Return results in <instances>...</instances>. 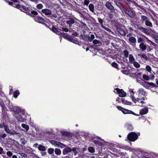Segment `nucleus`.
I'll return each mask as SVG.
<instances>
[{
	"instance_id": "nucleus-1",
	"label": "nucleus",
	"mask_w": 158,
	"mask_h": 158,
	"mask_svg": "<svg viewBox=\"0 0 158 158\" xmlns=\"http://www.w3.org/2000/svg\"><path fill=\"white\" fill-rule=\"evenodd\" d=\"M138 138V135L134 132H131L127 135V139L131 141H135Z\"/></svg>"
},
{
	"instance_id": "nucleus-2",
	"label": "nucleus",
	"mask_w": 158,
	"mask_h": 158,
	"mask_svg": "<svg viewBox=\"0 0 158 158\" xmlns=\"http://www.w3.org/2000/svg\"><path fill=\"white\" fill-rule=\"evenodd\" d=\"M125 14L127 15L130 18H133L135 16V13L132 10L127 8L126 7L123 10Z\"/></svg>"
},
{
	"instance_id": "nucleus-3",
	"label": "nucleus",
	"mask_w": 158,
	"mask_h": 158,
	"mask_svg": "<svg viewBox=\"0 0 158 158\" xmlns=\"http://www.w3.org/2000/svg\"><path fill=\"white\" fill-rule=\"evenodd\" d=\"M20 2L18 0H10V6L19 10L21 6L19 4Z\"/></svg>"
},
{
	"instance_id": "nucleus-4",
	"label": "nucleus",
	"mask_w": 158,
	"mask_h": 158,
	"mask_svg": "<svg viewBox=\"0 0 158 158\" xmlns=\"http://www.w3.org/2000/svg\"><path fill=\"white\" fill-rule=\"evenodd\" d=\"M20 148V145L16 142H15L13 143L10 144V150L18 151L19 150Z\"/></svg>"
},
{
	"instance_id": "nucleus-5",
	"label": "nucleus",
	"mask_w": 158,
	"mask_h": 158,
	"mask_svg": "<svg viewBox=\"0 0 158 158\" xmlns=\"http://www.w3.org/2000/svg\"><path fill=\"white\" fill-rule=\"evenodd\" d=\"M31 9V8L29 6L27 7L25 6L21 5V8H20L19 10H20L21 11H22L28 15V13L30 12Z\"/></svg>"
},
{
	"instance_id": "nucleus-6",
	"label": "nucleus",
	"mask_w": 158,
	"mask_h": 158,
	"mask_svg": "<svg viewBox=\"0 0 158 158\" xmlns=\"http://www.w3.org/2000/svg\"><path fill=\"white\" fill-rule=\"evenodd\" d=\"M116 91V93L119 94V96L121 97H124L126 96L127 94L122 89H120L118 88H116L114 89Z\"/></svg>"
},
{
	"instance_id": "nucleus-7",
	"label": "nucleus",
	"mask_w": 158,
	"mask_h": 158,
	"mask_svg": "<svg viewBox=\"0 0 158 158\" xmlns=\"http://www.w3.org/2000/svg\"><path fill=\"white\" fill-rule=\"evenodd\" d=\"M114 2L118 7H119L122 12H123V10L126 7L124 6L123 4L119 2L117 0H114Z\"/></svg>"
},
{
	"instance_id": "nucleus-8",
	"label": "nucleus",
	"mask_w": 158,
	"mask_h": 158,
	"mask_svg": "<svg viewBox=\"0 0 158 158\" xmlns=\"http://www.w3.org/2000/svg\"><path fill=\"white\" fill-rule=\"evenodd\" d=\"M34 20L36 22L40 23H43L46 22L45 19L39 16L35 17Z\"/></svg>"
},
{
	"instance_id": "nucleus-9",
	"label": "nucleus",
	"mask_w": 158,
	"mask_h": 158,
	"mask_svg": "<svg viewBox=\"0 0 158 158\" xmlns=\"http://www.w3.org/2000/svg\"><path fill=\"white\" fill-rule=\"evenodd\" d=\"M105 5L106 8L112 12H113L114 11V7L111 4V2L109 1L107 2Z\"/></svg>"
},
{
	"instance_id": "nucleus-10",
	"label": "nucleus",
	"mask_w": 158,
	"mask_h": 158,
	"mask_svg": "<svg viewBox=\"0 0 158 158\" xmlns=\"http://www.w3.org/2000/svg\"><path fill=\"white\" fill-rule=\"evenodd\" d=\"M41 12L45 15L49 16L52 14V12L51 10L48 9H44L41 10Z\"/></svg>"
},
{
	"instance_id": "nucleus-11",
	"label": "nucleus",
	"mask_w": 158,
	"mask_h": 158,
	"mask_svg": "<svg viewBox=\"0 0 158 158\" xmlns=\"http://www.w3.org/2000/svg\"><path fill=\"white\" fill-rule=\"evenodd\" d=\"M12 108L10 107V111L15 112L17 114L19 113L21 111V109L19 107L16 106H13L12 105Z\"/></svg>"
},
{
	"instance_id": "nucleus-12",
	"label": "nucleus",
	"mask_w": 158,
	"mask_h": 158,
	"mask_svg": "<svg viewBox=\"0 0 158 158\" xmlns=\"http://www.w3.org/2000/svg\"><path fill=\"white\" fill-rule=\"evenodd\" d=\"M15 117L18 121L21 122H23L25 120V118L19 113L15 114Z\"/></svg>"
},
{
	"instance_id": "nucleus-13",
	"label": "nucleus",
	"mask_w": 158,
	"mask_h": 158,
	"mask_svg": "<svg viewBox=\"0 0 158 158\" xmlns=\"http://www.w3.org/2000/svg\"><path fill=\"white\" fill-rule=\"evenodd\" d=\"M53 32L55 33L56 35H60L61 34V32L59 31L58 29L54 26H52L51 29H50Z\"/></svg>"
},
{
	"instance_id": "nucleus-14",
	"label": "nucleus",
	"mask_w": 158,
	"mask_h": 158,
	"mask_svg": "<svg viewBox=\"0 0 158 158\" xmlns=\"http://www.w3.org/2000/svg\"><path fill=\"white\" fill-rule=\"evenodd\" d=\"M28 13V15L34 18L36 16V15H38V13L37 11L35 10H32V8L30 10V12Z\"/></svg>"
},
{
	"instance_id": "nucleus-15",
	"label": "nucleus",
	"mask_w": 158,
	"mask_h": 158,
	"mask_svg": "<svg viewBox=\"0 0 158 158\" xmlns=\"http://www.w3.org/2000/svg\"><path fill=\"white\" fill-rule=\"evenodd\" d=\"M117 29L118 33L121 35L123 36L126 35V32L123 28L121 27H118L117 28Z\"/></svg>"
},
{
	"instance_id": "nucleus-16",
	"label": "nucleus",
	"mask_w": 158,
	"mask_h": 158,
	"mask_svg": "<svg viewBox=\"0 0 158 158\" xmlns=\"http://www.w3.org/2000/svg\"><path fill=\"white\" fill-rule=\"evenodd\" d=\"M72 152L71 148L69 147H66L63 150V154L64 155H65L69 152Z\"/></svg>"
},
{
	"instance_id": "nucleus-17",
	"label": "nucleus",
	"mask_w": 158,
	"mask_h": 158,
	"mask_svg": "<svg viewBox=\"0 0 158 158\" xmlns=\"http://www.w3.org/2000/svg\"><path fill=\"white\" fill-rule=\"evenodd\" d=\"M69 20L66 21V23L69 25V27L72 26V24L74 23L75 22L74 20L71 17H69Z\"/></svg>"
},
{
	"instance_id": "nucleus-18",
	"label": "nucleus",
	"mask_w": 158,
	"mask_h": 158,
	"mask_svg": "<svg viewBox=\"0 0 158 158\" xmlns=\"http://www.w3.org/2000/svg\"><path fill=\"white\" fill-rule=\"evenodd\" d=\"M138 29L143 32L144 33L147 34H150L149 31L147 28L143 27H138Z\"/></svg>"
},
{
	"instance_id": "nucleus-19",
	"label": "nucleus",
	"mask_w": 158,
	"mask_h": 158,
	"mask_svg": "<svg viewBox=\"0 0 158 158\" xmlns=\"http://www.w3.org/2000/svg\"><path fill=\"white\" fill-rule=\"evenodd\" d=\"M148 111V110L147 108L142 109L140 110L139 113L140 114L145 115L147 114Z\"/></svg>"
},
{
	"instance_id": "nucleus-20",
	"label": "nucleus",
	"mask_w": 158,
	"mask_h": 158,
	"mask_svg": "<svg viewBox=\"0 0 158 158\" xmlns=\"http://www.w3.org/2000/svg\"><path fill=\"white\" fill-rule=\"evenodd\" d=\"M80 37L85 41H89V36L81 34L80 35Z\"/></svg>"
},
{
	"instance_id": "nucleus-21",
	"label": "nucleus",
	"mask_w": 158,
	"mask_h": 158,
	"mask_svg": "<svg viewBox=\"0 0 158 158\" xmlns=\"http://www.w3.org/2000/svg\"><path fill=\"white\" fill-rule=\"evenodd\" d=\"M121 101L123 104L126 105H131L132 102L126 100L124 98H121Z\"/></svg>"
},
{
	"instance_id": "nucleus-22",
	"label": "nucleus",
	"mask_w": 158,
	"mask_h": 158,
	"mask_svg": "<svg viewBox=\"0 0 158 158\" xmlns=\"http://www.w3.org/2000/svg\"><path fill=\"white\" fill-rule=\"evenodd\" d=\"M61 34L59 35L62 36L64 38L68 40L69 39V37L71 36L70 35H68L67 33H64V32H61Z\"/></svg>"
},
{
	"instance_id": "nucleus-23",
	"label": "nucleus",
	"mask_w": 158,
	"mask_h": 158,
	"mask_svg": "<svg viewBox=\"0 0 158 158\" xmlns=\"http://www.w3.org/2000/svg\"><path fill=\"white\" fill-rule=\"evenodd\" d=\"M139 48L143 51H144L147 49V46L145 45L143 42H142L139 45Z\"/></svg>"
},
{
	"instance_id": "nucleus-24",
	"label": "nucleus",
	"mask_w": 158,
	"mask_h": 158,
	"mask_svg": "<svg viewBox=\"0 0 158 158\" xmlns=\"http://www.w3.org/2000/svg\"><path fill=\"white\" fill-rule=\"evenodd\" d=\"M20 94V92L19 90H16L13 93V97L15 98H17L18 96Z\"/></svg>"
},
{
	"instance_id": "nucleus-25",
	"label": "nucleus",
	"mask_w": 158,
	"mask_h": 158,
	"mask_svg": "<svg viewBox=\"0 0 158 158\" xmlns=\"http://www.w3.org/2000/svg\"><path fill=\"white\" fill-rule=\"evenodd\" d=\"M138 56L144 59L145 60H148V57L145 54L140 53L138 54Z\"/></svg>"
},
{
	"instance_id": "nucleus-26",
	"label": "nucleus",
	"mask_w": 158,
	"mask_h": 158,
	"mask_svg": "<svg viewBox=\"0 0 158 158\" xmlns=\"http://www.w3.org/2000/svg\"><path fill=\"white\" fill-rule=\"evenodd\" d=\"M129 41L131 43L135 44L136 43V39L133 36H131L129 38Z\"/></svg>"
},
{
	"instance_id": "nucleus-27",
	"label": "nucleus",
	"mask_w": 158,
	"mask_h": 158,
	"mask_svg": "<svg viewBox=\"0 0 158 158\" xmlns=\"http://www.w3.org/2000/svg\"><path fill=\"white\" fill-rule=\"evenodd\" d=\"M38 149L40 151L44 152L46 150V148L45 147L41 145H39L38 147Z\"/></svg>"
},
{
	"instance_id": "nucleus-28",
	"label": "nucleus",
	"mask_w": 158,
	"mask_h": 158,
	"mask_svg": "<svg viewBox=\"0 0 158 158\" xmlns=\"http://www.w3.org/2000/svg\"><path fill=\"white\" fill-rule=\"evenodd\" d=\"M145 83L148 85L152 86V87H158L157 85L153 83L145 81Z\"/></svg>"
},
{
	"instance_id": "nucleus-29",
	"label": "nucleus",
	"mask_w": 158,
	"mask_h": 158,
	"mask_svg": "<svg viewBox=\"0 0 158 158\" xmlns=\"http://www.w3.org/2000/svg\"><path fill=\"white\" fill-rule=\"evenodd\" d=\"M129 62L132 63L135 62V59L132 54H130L129 55Z\"/></svg>"
},
{
	"instance_id": "nucleus-30",
	"label": "nucleus",
	"mask_w": 158,
	"mask_h": 158,
	"mask_svg": "<svg viewBox=\"0 0 158 158\" xmlns=\"http://www.w3.org/2000/svg\"><path fill=\"white\" fill-rule=\"evenodd\" d=\"M68 40L76 44H77L78 43V42L77 40L73 39L71 36L69 37V39Z\"/></svg>"
},
{
	"instance_id": "nucleus-31",
	"label": "nucleus",
	"mask_w": 158,
	"mask_h": 158,
	"mask_svg": "<svg viewBox=\"0 0 158 158\" xmlns=\"http://www.w3.org/2000/svg\"><path fill=\"white\" fill-rule=\"evenodd\" d=\"M93 142L95 144H97L100 146H102L103 144V143L102 142L98 140H94Z\"/></svg>"
},
{
	"instance_id": "nucleus-32",
	"label": "nucleus",
	"mask_w": 158,
	"mask_h": 158,
	"mask_svg": "<svg viewBox=\"0 0 158 158\" xmlns=\"http://www.w3.org/2000/svg\"><path fill=\"white\" fill-rule=\"evenodd\" d=\"M89 10L92 12H94V6L93 4L90 3L89 6Z\"/></svg>"
},
{
	"instance_id": "nucleus-33",
	"label": "nucleus",
	"mask_w": 158,
	"mask_h": 158,
	"mask_svg": "<svg viewBox=\"0 0 158 158\" xmlns=\"http://www.w3.org/2000/svg\"><path fill=\"white\" fill-rule=\"evenodd\" d=\"M88 151L89 152L91 153H94L95 152L94 148L92 147H89L88 148Z\"/></svg>"
},
{
	"instance_id": "nucleus-34",
	"label": "nucleus",
	"mask_w": 158,
	"mask_h": 158,
	"mask_svg": "<svg viewBox=\"0 0 158 158\" xmlns=\"http://www.w3.org/2000/svg\"><path fill=\"white\" fill-rule=\"evenodd\" d=\"M147 16L144 15H140V18H141V20L142 22L143 23H144V21H145V20H146L147 19Z\"/></svg>"
},
{
	"instance_id": "nucleus-35",
	"label": "nucleus",
	"mask_w": 158,
	"mask_h": 158,
	"mask_svg": "<svg viewBox=\"0 0 158 158\" xmlns=\"http://www.w3.org/2000/svg\"><path fill=\"white\" fill-rule=\"evenodd\" d=\"M61 133L63 135L67 137H69L71 136L70 133L67 131H63L61 132Z\"/></svg>"
},
{
	"instance_id": "nucleus-36",
	"label": "nucleus",
	"mask_w": 158,
	"mask_h": 158,
	"mask_svg": "<svg viewBox=\"0 0 158 158\" xmlns=\"http://www.w3.org/2000/svg\"><path fill=\"white\" fill-rule=\"evenodd\" d=\"M19 158H26L27 157V155L25 153L23 152H21L19 154Z\"/></svg>"
},
{
	"instance_id": "nucleus-37",
	"label": "nucleus",
	"mask_w": 158,
	"mask_h": 158,
	"mask_svg": "<svg viewBox=\"0 0 158 158\" xmlns=\"http://www.w3.org/2000/svg\"><path fill=\"white\" fill-rule=\"evenodd\" d=\"M138 92L139 94L144 95H145V92L143 89H139L138 90Z\"/></svg>"
},
{
	"instance_id": "nucleus-38",
	"label": "nucleus",
	"mask_w": 158,
	"mask_h": 158,
	"mask_svg": "<svg viewBox=\"0 0 158 158\" xmlns=\"http://www.w3.org/2000/svg\"><path fill=\"white\" fill-rule=\"evenodd\" d=\"M55 153L58 155H60L61 153V151L60 149L56 148L55 150Z\"/></svg>"
},
{
	"instance_id": "nucleus-39",
	"label": "nucleus",
	"mask_w": 158,
	"mask_h": 158,
	"mask_svg": "<svg viewBox=\"0 0 158 158\" xmlns=\"http://www.w3.org/2000/svg\"><path fill=\"white\" fill-rule=\"evenodd\" d=\"M127 129L130 131L133 130V128L132 125L131 124H128L126 125Z\"/></svg>"
},
{
	"instance_id": "nucleus-40",
	"label": "nucleus",
	"mask_w": 158,
	"mask_h": 158,
	"mask_svg": "<svg viewBox=\"0 0 158 158\" xmlns=\"http://www.w3.org/2000/svg\"><path fill=\"white\" fill-rule=\"evenodd\" d=\"M111 65L113 67L117 69H119L118 67V65L115 62H113L111 64Z\"/></svg>"
},
{
	"instance_id": "nucleus-41",
	"label": "nucleus",
	"mask_w": 158,
	"mask_h": 158,
	"mask_svg": "<svg viewBox=\"0 0 158 158\" xmlns=\"http://www.w3.org/2000/svg\"><path fill=\"white\" fill-rule=\"evenodd\" d=\"M145 25L148 26V27H152V22L150 21V20H149L147 22V23H145Z\"/></svg>"
},
{
	"instance_id": "nucleus-42",
	"label": "nucleus",
	"mask_w": 158,
	"mask_h": 158,
	"mask_svg": "<svg viewBox=\"0 0 158 158\" xmlns=\"http://www.w3.org/2000/svg\"><path fill=\"white\" fill-rule=\"evenodd\" d=\"M22 127L23 128L25 129L27 131L29 129V126L25 124H22Z\"/></svg>"
},
{
	"instance_id": "nucleus-43",
	"label": "nucleus",
	"mask_w": 158,
	"mask_h": 158,
	"mask_svg": "<svg viewBox=\"0 0 158 158\" xmlns=\"http://www.w3.org/2000/svg\"><path fill=\"white\" fill-rule=\"evenodd\" d=\"M146 69L149 73H152V68L149 65H147L146 67Z\"/></svg>"
},
{
	"instance_id": "nucleus-44",
	"label": "nucleus",
	"mask_w": 158,
	"mask_h": 158,
	"mask_svg": "<svg viewBox=\"0 0 158 158\" xmlns=\"http://www.w3.org/2000/svg\"><path fill=\"white\" fill-rule=\"evenodd\" d=\"M77 149L76 147H73L72 148H71L72 151L74 152L75 155H77L78 153V152L77 151Z\"/></svg>"
},
{
	"instance_id": "nucleus-45",
	"label": "nucleus",
	"mask_w": 158,
	"mask_h": 158,
	"mask_svg": "<svg viewBox=\"0 0 158 158\" xmlns=\"http://www.w3.org/2000/svg\"><path fill=\"white\" fill-rule=\"evenodd\" d=\"M124 110V112L123 113V114H131V110H127L125 108H123V109Z\"/></svg>"
},
{
	"instance_id": "nucleus-46",
	"label": "nucleus",
	"mask_w": 158,
	"mask_h": 158,
	"mask_svg": "<svg viewBox=\"0 0 158 158\" xmlns=\"http://www.w3.org/2000/svg\"><path fill=\"white\" fill-rule=\"evenodd\" d=\"M134 66L136 68H139L140 67V65L137 62L135 61L133 63Z\"/></svg>"
},
{
	"instance_id": "nucleus-47",
	"label": "nucleus",
	"mask_w": 158,
	"mask_h": 158,
	"mask_svg": "<svg viewBox=\"0 0 158 158\" xmlns=\"http://www.w3.org/2000/svg\"><path fill=\"white\" fill-rule=\"evenodd\" d=\"M124 55L125 58L128 57L129 55L128 52L127 50H125L123 51Z\"/></svg>"
},
{
	"instance_id": "nucleus-48",
	"label": "nucleus",
	"mask_w": 158,
	"mask_h": 158,
	"mask_svg": "<svg viewBox=\"0 0 158 158\" xmlns=\"http://www.w3.org/2000/svg\"><path fill=\"white\" fill-rule=\"evenodd\" d=\"M59 143L58 147L61 148H64L67 146L66 145L60 142H59Z\"/></svg>"
},
{
	"instance_id": "nucleus-49",
	"label": "nucleus",
	"mask_w": 158,
	"mask_h": 158,
	"mask_svg": "<svg viewBox=\"0 0 158 158\" xmlns=\"http://www.w3.org/2000/svg\"><path fill=\"white\" fill-rule=\"evenodd\" d=\"M143 79L146 81H148L150 79L149 77L146 74H143Z\"/></svg>"
},
{
	"instance_id": "nucleus-50",
	"label": "nucleus",
	"mask_w": 158,
	"mask_h": 158,
	"mask_svg": "<svg viewBox=\"0 0 158 158\" xmlns=\"http://www.w3.org/2000/svg\"><path fill=\"white\" fill-rule=\"evenodd\" d=\"M143 38L141 37H139L138 38V42L139 43L143 42L144 41Z\"/></svg>"
},
{
	"instance_id": "nucleus-51",
	"label": "nucleus",
	"mask_w": 158,
	"mask_h": 158,
	"mask_svg": "<svg viewBox=\"0 0 158 158\" xmlns=\"http://www.w3.org/2000/svg\"><path fill=\"white\" fill-rule=\"evenodd\" d=\"M43 6L42 4H39L36 6V7L39 10H40L43 8Z\"/></svg>"
},
{
	"instance_id": "nucleus-52",
	"label": "nucleus",
	"mask_w": 158,
	"mask_h": 158,
	"mask_svg": "<svg viewBox=\"0 0 158 158\" xmlns=\"http://www.w3.org/2000/svg\"><path fill=\"white\" fill-rule=\"evenodd\" d=\"M54 150L52 148H49L48 149V152L49 154H52L54 152Z\"/></svg>"
},
{
	"instance_id": "nucleus-53",
	"label": "nucleus",
	"mask_w": 158,
	"mask_h": 158,
	"mask_svg": "<svg viewBox=\"0 0 158 158\" xmlns=\"http://www.w3.org/2000/svg\"><path fill=\"white\" fill-rule=\"evenodd\" d=\"M153 37L155 39L156 42L158 44V35L156 34H154L153 35Z\"/></svg>"
},
{
	"instance_id": "nucleus-54",
	"label": "nucleus",
	"mask_w": 158,
	"mask_h": 158,
	"mask_svg": "<svg viewBox=\"0 0 158 158\" xmlns=\"http://www.w3.org/2000/svg\"><path fill=\"white\" fill-rule=\"evenodd\" d=\"M98 22L100 23L101 26L102 27L103 25V20L101 18L99 17L98 19Z\"/></svg>"
},
{
	"instance_id": "nucleus-55",
	"label": "nucleus",
	"mask_w": 158,
	"mask_h": 158,
	"mask_svg": "<svg viewBox=\"0 0 158 158\" xmlns=\"http://www.w3.org/2000/svg\"><path fill=\"white\" fill-rule=\"evenodd\" d=\"M95 36L93 34H92L91 35L90 37L89 36V42L92 41L94 39Z\"/></svg>"
},
{
	"instance_id": "nucleus-56",
	"label": "nucleus",
	"mask_w": 158,
	"mask_h": 158,
	"mask_svg": "<svg viewBox=\"0 0 158 158\" xmlns=\"http://www.w3.org/2000/svg\"><path fill=\"white\" fill-rule=\"evenodd\" d=\"M3 127L5 129V131L7 133H9L10 131V130H9V129L8 128V127L7 126L5 125H4Z\"/></svg>"
},
{
	"instance_id": "nucleus-57",
	"label": "nucleus",
	"mask_w": 158,
	"mask_h": 158,
	"mask_svg": "<svg viewBox=\"0 0 158 158\" xmlns=\"http://www.w3.org/2000/svg\"><path fill=\"white\" fill-rule=\"evenodd\" d=\"M102 27L108 32H110L111 31V30L110 29H109V28L107 27H106L104 25L102 26Z\"/></svg>"
},
{
	"instance_id": "nucleus-58",
	"label": "nucleus",
	"mask_w": 158,
	"mask_h": 158,
	"mask_svg": "<svg viewBox=\"0 0 158 158\" xmlns=\"http://www.w3.org/2000/svg\"><path fill=\"white\" fill-rule=\"evenodd\" d=\"M100 42V41L96 39L94 40L93 41V43L94 44H99Z\"/></svg>"
},
{
	"instance_id": "nucleus-59",
	"label": "nucleus",
	"mask_w": 158,
	"mask_h": 158,
	"mask_svg": "<svg viewBox=\"0 0 158 158\" xmlns=\"http://www.w3.org/2000/svg\"><path fill=\"white\" fill-rule=\"evenodd\" d=\"M131 99H132V101L135 103H136V100L135 97L133 95L132 96L131 95Z\"/></svg>"
},
{
	"instance_id": "nucleus-60",
	"label": "nucleus",
	"mask_w": 158,
	"mask_h": 158,
	"mask_svg": "<svg viewBox=\"0 0 158 158\" xmlns=\"http://www.w3.org/2000/svg\"><path fill=\"white\" fill-rule=\"evenodd\" d=\"M89 2V0H84V4L85 5L88 6Z\"/></svg>"
},
{
	"instance_id": "nucleus-61",
	"label": "nucleus",
	"mask_w": 158,
	"mask_h": 158,
	"mask_svg": "<svg viewBox=\"0 0 158 158\" xmlns=\"http://www.w3.org/2000/svg\"><path fill=\"white\" fill-rule=\"evenodd\" d=\"M78 34V33L76 32H73L72 33V35L75 37L77 36Z\"/></svg>"
},
{
	"instance_id": "nucleus-62",
	"label": "nucleus",
	"mask_w": 158,
	"mask_h": 158,
	"mask_svg": "<svg viewBox=\"0 0 158 158\" xmlns=\"http://www.w3.org/2000/svg\"><path fill=\"white\" fill-rule=\"evenodd\" d=\"M62 30L65 32H67L69 31V29L67 28L62 27Z\"/></svg>"
},
{
	"instance_id": "nucleus-63",
	"label": "nucleus",
	"mask_w": 158,
	"mask_h": 158,
	"mask_svg": "<svg viewBox=\"0 0 158 158\" xmlns=\"http://www.w3.org/2000/svg\"><path fill=\"white\" fill-rule=\"evenodd\" d=\"M147 51L148 52L151 51L152 50V49L150 47L149 45H148L147 46Z\"/></svg>"
},
{
	"instance_id": "nucleus-64",
	"label": "nucleus",
	"mask_w": 158,
	"mask_h": 158,
	"mask_svg": "<svg viewBox=\"0 0 158 158\" xmlns=\"http://www.w3.org/2000/svg\"><path fill=\"white\" fill-rule=\"evenodd\" d=\"M117 108L119 110H122L123 109V108L122 107V106H116Z\"/></svg>"
}]
</instances>
